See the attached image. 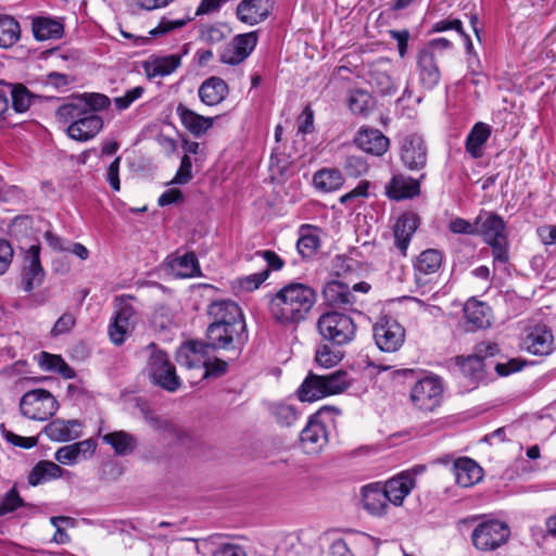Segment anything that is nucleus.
Returning a JSON list of instances; mask_svg holds the SVG:
<instances>
[{
    "mask_svg": "<svg viewBox=\"0 0 556 556\" xmlns=\"http://www.w3.org/2000/svg\"><path fill=\"white\" fill-rule=\"evenodd\" d=\"M316 300V291L311 286L293 281L269 295L268 311L281 325L299 324L306 318Z\"/></svg>",
    "mask_w": 556,
    "mask_h": 556,
    "instance_id": "1",
    "label": "nucleus"
},
{
    "mask_svg": "<svg viewBox=\"0 0 556 556\" xmlns=\"http://www.w3.org/2000/svg\"><path fill=\"white\" fill-rule=\"evenodd\" d=\"M353 379L345 370H336L328 375L309 372L298 389L301 402H314L323 397L340 394L348 390Z\"/></svg>",
    "mask_w": 556,
    "mask_h": 556,
    "instance_id": "2",
    "label": "nucleus"
},
{
    "mask_svg": "<svg viewBox=\"0 0 556 556\" xmlns=\"http://www.w3.org/2000/svg\"><path fill=\"white\" fill-rule=\"evenodd\" d=\"M453 47L446 38H435L421 48L417 55V74L420 85L428 90L433 89L441 79L438 61Z\"/></svg>",
    "mask_w": 556,
    "mask_h": 556,
    "instance_id": "3",
    "label": "nucleus"
},
{
    "mask_svg": "<svg viewBox=\"0 0 556 556\" xmlns=\"http://www.w3.org/2000/svg\"><path fill=\"white\" fill-rule=\"evenodd\" d=\"M479 235L492 249L494 263L505 264L509 260L508 240L504 219L493 212H481L476 217Z\"/></svg>",
    "mask_w": 556,
    "mask_h": 556,
    "instance_id": "4",
    "label": "nucleus"
},
{
    "mask_svg": "<svg viewBox=\"0 0 556 556\" xmlns=\"http://www.w3.org/2000/svg\"><path fill=\"white\" fill-rule=\"evenodd\" d=\"M248 341L247 325L228 324L208 325L205 346L213 350H224L231 353L230 359H236Z\"/></svg>",
    "mask_w": 556,
    "mask_h": 556,
    "instance_id": "5",
    "label": "nucleus"
},
{
    "mask_svg": "<svg viewBox=\"0 0 556 556\" xmlns=\"http://www.w3.org/2000/svg\"><path fill=\"white\" fill-rule=\"evenodd\" d=\"M147 351L149 356L146 371L151 381L168 392L177 391L181 386V381L168 355L153 343L147 348Z\"/></svg>",
    "mask_w": 556,
    "mask_h": 556,
    "instance_id": "6",
    "label": "nucleus"
},
{
    "mask_svg": "<svg viewBox=\"0 0 556 556\" xmlns=\"http://www.w3.org/2000/svg\"><path fill=\"white\" fill-rule=\"evenodd\" d=\"M317 329L324 341L334 346L350 343L356 333L353 319L338 312L324 313L317 320Z\"/></svg>",
    "mask_w": 556,
    "mask_h": 556,
    "instance_id": "7",
    "label": "nucleus"
},
{
    "mask_svg": "<svg viewBox=\"0 0 556 556\" xmlns=\"http://www.w3.org/2000/svg\"><path fill=\"white\" fill-rule=\"evenodd\" d=\"M58 409L59 402L45 389L30 390L26 392L20 401L22 415L31 420H48Z\"/></svg>",
    "mask_w": 556,
    "mask_h": 556,
    "instance_id": "8",
    "label": "nucleus"
},
{
    "mask_svg": "<svg viewBox=\"0 0 556 556\" xmlns=\"http://www.w3.org/2000/svg\"><path fill=\"white\" fill-rule=\"evenodd\" d=\"M443 397V384L439 377L425 376L413 386L409 399L415 407L432 412L440 406Z\"/></svg>",
    "mask_w": 556,
    "mask_h": 556,
    "instance_id": "9",
    "label": "nucleus"
},
{
    "mask_svg": "<svg viewBox=\"0 0 556 556\" xmlns=\"http://www.w3.org/2000/svg\"><path fill=\"white\" fill-rule=\"evenodd\" d=\"M510 535L509 527L500 520H488L479 523L472 531L471 540L480 551H493L507 542Z\"/></svg>",
    "mask_w": 556,
    "mask_h": 556,
    "instance_id": "10",
    "label": "nucleus"
},
{
    "mask_svg": "<svg viewBox=\"0 0 556 556\" xmlns=\"http://www.w3.org/2000/svg\"><path fill=\"white\" fill-rule=\"evenodd\" d=\"M372 331L377 346L383 352H395L405 341L404 327L390 316L380 317Z\"/></svg>",
    "mask_w": 556,
    "mask_h": 556,
    "instance_id": "11",
    "label": "nucleus"
},
{
    "mask_svg": "<svg viewBox=\"0 0 556 556\" xmlns=\"http://www.w3.org/2000/svg\"><path fill=\"white\" fill-rule=\"evenodd\" d=\"M443 256L435 249H428L421 252L414 263L415 282L418 288H428L437 279L441 268Z\"/></svg>",
    "mask_w": 556,
    "mask_h": 556,
    "instance_id": "12",
    "label": "nucleus"
},
{
    "mask_svg": "<svg viewBox=\"0 0 556 556\" xmlns=\"http://www.w3.org/2000/svg\"><path fill=\"white\" fill-rule=\"evenodd\" d=\"M45 278V271L40 264V247L31 245L26 251L25 264L22 271V288L26 292L39 287Z\"/></svg>",
    "mask_w": 556,
    "mask_h": 556,
    "instance_id": "13",
    "label": "nucleus"
},
{
    "mask_svg": "<svg viewBox=\"0 0 556 556\" xmlns=\"http://www.w3.org/2000/svg\"><path fill=\"white\" fill-rule=\"evenodd\" d=\"M523 346L533 355H549L555 349L552 330L545 325H535L523 339Z\"/></svg>",
    "mask_w": 556,
    "mask_h": 556,
    "instance_id": "14",
    "label": "nucleus"
},
{
    "mask_svg": "<svg viewBox=\"0 0 556 556\" xmlns=\"http://www.w3.org/2000/svg\"><path fill=\"white\" fill-rule=\"evenodd\" d=\"M207 314L212 318L210 325H245L242 309L230 300L214 301L208 305Z\"/></svg>",
    "mask_w": 556,
    "mask_h": 556,
    "instance_id": "15",
    "label": "nucleus"
},
{
    "mask_svg": "<svg viewBox=\"0 0 556 556\" xmlns=\"http://www.w3.org/2000/svg\"><path fill=\"white\" fill-rule=\"evenodd\" d=\"M401 160L410 170L422 169L427 163V148L421 137L406 136L402 143Z\"/></svg>",
    "mask_w": 556,
    "mask_h": 556,
    "instance_id": "16",
    "label": "nucleus"
},
{
    "mask_svg": "<svg viewBox=\"0 0 556 556\" xmlns=\"http://www.w3.org/2000/svg\"><path fill=\"white\" fill-rule=\"evenodd\" d=\"M325 302L332 307L351 309L357 303V296L351 291V288L339 280L327 282L323 290Z\"/></svg>",
    "mask_w": 556,
    "mask_h": 556,
    "instance_id": "17",
    "label": "nucleus"
},
{
    "mask_svg": "<svg viewBox=\"0 0 556 556\" xmlns=\"http://www.w3.org/2000/svg\"><path fill=\"white\" fill-rule=\"evenodd\" d=\"M103 127V119L92 110H86L73 125L66 127V134L76 141H87L93 138Z\"/></svg>",
    "mask_w": 556,
    "mask_h": 556,
    "instance_id": "18",
    "label": "nucleus"
},
{
    "mask_svg": "<svg viewBox=\"0 0 556 556\" xmlns=\"http://www.w3.org/2000/svg\"><path fill=\"white\" fill-rule=\"evenodd\" d=\"M301 444L307 454L318 453L328 442L326 426L312 416L300 434Z\"/></svg>",
    "mask_w": 556,
    "mask_h": 556,
    "instance_id": "19",
    "label": "nucleus"
},
{
    "mask_svg": "<svg viewBox=\"0 0 556 556\" xmlns=\"http://www.w3.org/2000/svg\"><path fill=\"white\" fill-rule=\"evenodd\" d=\"M273 9L271 0H241L237 5V17L248 25L265 21Z\"/></svg>",
    "mask_w": 556,
    "mask_h": 556,
    "instance_id": "20",
    "label": "nucleus"
},
{
    "mask_svg": "<svg viewBox=\"0 0 556 556\" xmlns=\"http://www.w3.org/2000/svg\"><path fill=\"white\" fill-rule=\"evenodd\" d=\"M464 317L467 330L485 329L492 324V309L486 303L471 298L464 305Z\"/></svg>",
    "mask_w": 556,
    "mask_h": 556,
    "instance_id": "21",
    "label": "nucleus"
},
{
    "mask_svg": "<svg viewBox=\"0 0 556 556\" xmlns=\"http://www.w3.org/2000/svg\"><path fill=\"white\" fill-rule=\"evenodd\" d=\"M256 43L257 35L255 31L237 35L224 53L223 61L231 65L241 63L251 54Z\"/></svg>",
    "mask_w": 556,
    "mask_h": 556,
    "instance_id": "22",
    "label": "nucleus"
},
{
    "mask_svg": "<svg viewBox=\"0 0 556 556\" xmlns=\"http://www.w3.org/2000/svg\"><path fill=\"white\" fill-rule=\"evenodd\" d=\"M414 486L415 478L406 471L401 472L400 475L382 483V488L386 492L388 502L394 506H401Z\"/></svg>",
    "mask_w": 556,
    "mask_h": 556,
    "instance_id": "23",
    "label": "nucleus"
},
{
    "mask_svg": "<svg viewBox=\"0 0 556 556\" xmlns=\"http://www.w3.org/2000/svg\"><path fill=\"white\" fill-rule=\"evenodd\" d=\"M96 443L91 439L76 442L74 444L64 445L56 450L54 458L63 465H74L81 459H87L93 455Z\"/></svg>",
    "mask_w": 556,
    "mask_h": 556,
    "instance_id": "24",
    "label": "nucleus"
},
{
    "mask_svg": "<svg viewBox=\"0 0 556 556\" xmlns=\"http://www.w3.org/2000/svg\"><path fill=\"white\" fill-rule=\"evenodd\" d=\"M356 146L372 155H382L389 149V139L378 129L362 127L355 138Z\"/></svg>",
    "mask_w": 556,
    "mask_h": 556,
    "instance_id": "25",
    "label": "nucleus"
},
{
    "mask_svg": "<svg viewBox=\"0 0 556 556\" xmlns=\"http://www.w3.org/2000/svg\"><path fill=\"white\" fill-rule=\"evenodd\" d=\"M381 482H374L362 488L363 507L371 515L382 516L387 513L389 502Z\"/></svg>",
    "mask_w": 556,
    "mask_h": 556,
    "instance_id": "26",
    "label": "nucleus"
},
{
    "mask_svg": "<svg viewBox=\"0 0 556 556\" xmlns=\"http://www.w3.org/2000/svg\"><path fill=\"white\" fill-rule=\"evenodd\" d=\"M81 422L77 419L64 420L54 419L49 422L43 432L46 435L56 442H67L81 435Z\"/></svg>",
    "mask_w": 556,
    "mask_h": 556,
    "instance_id": "27",
    "label": "nucleus"
},
{
    "mask_svg": "<svg viewBox=\"0 0 556 556\" xmlns=\"http://www.w3.org/2000/svg\"><path fill=\"white\" fill-rule=\"evenodd\" d=\"M418 218L415 214L400 216L394 225V244L402 255H406L410 239L418 227Z\"/></svg>",
    "mask_w": 556,
    "mask_h": 556,
    "instance_id": "28",
    "label": "nucleus"
},
{
    "mask_svg": "<svg viewBox=\"0 0 556 556\" xmlns=\"http://www.w3.org/2000/svg\"><path fill=\"white\" fill-rule=\"evenodd\" d=\"M455 481L463 488H469L482 479V468L471 458H459L454 463Z\"/></svg>",
    "mask_w": 556,
    "mask_h": 556,
    "instance_id": "29",
    "label": "nucleus"
},
{
    "mask_svg": "<svg viewBox=\"0 0 556 556\" xmlns=\"http://www.w3.org/2000/svg\"><path fill=\"white\" fill-rule=\"evenodd\" d=\"M387 195L393 200L413 198L420 192L419 181L404 175H394L386 186Z\"/></svg>",
    "mask_w": 556,
    "mask_h": 556,
    "instance_id": "30",
    "label": "nucleus"
},
{
    "mask_svg": "<svg viewBox=\"0 0 556 556\" xmlns=\"http://www.w3.org/2000/svg\"><path fill=\"white\" fill-rule=\"evenodd\" d=\"M200 100L210 106L219 104L228 94V86L219 77H210L205 79L199 88Z\"/></svg>",
    "mask_w": 556,
    "mask_h": 556,
    "instance_id": "31",
    "label": "nucleus"
},
{
    "mask_svg": "<svg viewBox=\"0 0 556 556\" xmlns=\"http://www.w3.org/2000/svg\"><path fill=\"white\" fill-rule=\"evenodd\" d=\"M176 112L179 115L182 125L197 137L203 135L214 124L213 117L200 115L181 103L178 104Z\"/></svg>",
    "mask_w": 556,
    "mask_h": 556,
    "instance_id": "32",
    "label": "nucleus"
},
{
    "mask_svg": "<svg viewBox=\"0 0 556 556\" xmlns=\"http://www.w3.org/2000/svg\"><path fill=\"white\" fill-rule=\"evenodd\" d=\"M204 344L202 342H188L184 344L177 352V362L180 366H185L189 369L203 370L205 359L203 358Z\"/></svg>",
    "mask_w": 556,
    "mask_h": 556,
    "instance_id": "33",
    "label": "nucleus"
},
{
    "mask_svg": "<svg viewBox=\"0 0 556 556\" xmlns=\"http://www.w3.org/2000/svg\"><path fill=\"white\" fill-rule=\"evenodd\" d=\"M181 64L180 54L157 56L144 65L148 77H164L174 73Z\"/></svg>",
    "mask_w": 556,
    "mask_h": 556,
    "instance_id": "34",
    "label": "nucleus"
},
{
    "mask_svg": "<svg viewBox=\"0 0 556 556\" xmlns=\"http://www.w3.org/2000/svg\"><path fill=\"white\" fill-rule=\"evenodd\" d=\"M313 184L319 191L332 192L343 186L344 178L337 168H321L314 174Z\"/></svg>",
    "mask_w": 556,
    "mask_h": 556,
    "instance_id": "35",
    "label": "nucleus"
},
{
    "mask_svg": "<svg viewBox=\"0 0 556 556\" xmlns=\"http://www.w3.org/2000/svg\"><path fill=\"white\" fill-rule=\"evenodd\" d=\"M102 441L112 446L114 452L117 455L125 456L136 448L137 440L136 438L123 430L113 431L104 434L102 437Z\"/></svg>",
    "mask_w": 556,
    "mask_h": 556,
    "instance_id": "36",
    "label": "nucleus"
},
{
    "mask_svg": "<svg viewBox=\"0 0 556 556\" xmlns=\"http://www.w3.org/2000/svg\"><path fill=\"white\" fill-rule=\"evenodd\" d=\"M267 409L276 422L282 427L292 426L299 418V412L293 404L276 401L267 404Z\"/></svg>",
    "mask_w": 556,
    "mask_h": 556,
    "instance_id": "37",
    "label": "nucleus"
},
{
    "mask_svg": "<svg viewBox=\"0 0 556 556\" xmlns=\"http://www.w3.org/2000/svg\"><path fill=\"white\" fill-rule=\"evenodd\" d=\"M63 25L50 17H37L33 21V34L39 41L60 38L63 35Z\"/></svg>",
    "mask_w": 556,
    "mask_h": 556,
    "instance_id": "38",
    "label": "nucleus"
},
{
    "mask_svg": "<svg viewBox=\"0 0 556 556\" xmlns=\"http://www.w3.org/2000/svg\"><path fill=\"white\" fill-rule=\"evenodd\" d=\"M491 135L490 126L484 123H477L471 128L466 139V151L475 159L482 155V146Z\"/></svg>",
    "mask_w": 556,
    "mask_h": 556,
    "instance_id": "39",
    "label": "nucleus"
},
{
    "mask_svg": "<svg viewBox=\"0 0 556 556\" xmlns=\"http://www.w3.org/2000/svg\"><path fill=\"white\" fill-rule=\"evenodd\" d=\"M62 473L63 469L58 464L50 460H40L29 472L28 483L35 486L45 481L60 478Z\"/></svg>",
    "mask_w": 556,
    "mask_h": 556,
    "instance_id": "40",
    "label": "nucleus"
},
{
    "mask_svg": "<svg viewBox=\"0 0 556 556\" xmlns=\"http://www.w3.org/2000/svg\"><path fill=\"white\" fill-rule=\"evenodd\" d=\"M21 38L20 23L11 15L0 14V48L9 49Z\"/></svg>",
    "mask_w": 556,
    "mask_h": 556,
    "instance_id": "41",
    "label": "nucleus"
},
{
    "mask_svg": "<svg viewBox=\"0 0 556 556\" xmlns=\"http://www.w3.org/2000/svg\"><path fill=\"white\" fill-rule=\"evenodd\" d=\"M39 365L43 370L59 372L65 379L75 377V370L60 355L41 352Z\"/></svg>",
    "mask_w": 556,
    "mask_h": 556,
    "instance_id": "42",
    "label": "nucleus"
},
{
    "mask_svg": "<svg viewBox=\"0 0 556 556\" xmlns=\"http://www.w3.org/2000/svg\"><path fill=\"white\" fill-rule=\"evenodd\" d=\"M88 105L85 103L83 99H76L72 102L65 103L55 112V117L59 123L64 125H73L80 116L86 114V110Z\"/></svg>",
    "mask_w": 556,
    "mask_h": 556,
    "instance_id": "43",
    "label": "nucleus"
},
{
    "mask_svg": "<svg viewBox=\"0 0 556 556\" xmlns=\"http://www.w3.org/2000/svg\"><path fill=\"white\" fill-rule=\"evenodd\" d=\"M339 348L330 346L327 343L319 344L315 353V362L324 368L336 366L343 358V353Z\"/></svg>",
    "mask_w": 556,
    "mask_h": 556,
    "instance_id": "44",
    "label": "nucleus"
},
{
    "mask_svg": "<svg viewBox=\"0 0 556 556\" xmlns=\"http://www.w3.org/2000/svg\"><path fill=\"white\" fill-rule=\"evenodd\" d=\"M11 90L12 92L9 94V97H11L13 110L16 113L26 112L31 104L33 94L25 86L21 84H11Z\"/></svg>",
    "mask_w": 556,
    "mask_h": 556,
    "instance_id": "45",
    "label": "nucleus"
},
{
    "mask_svg": "<svg viewBox=\"0 0 556 556\" xmlns=\"http://www.w3.org/2000/svg\"><path fill=\"white\" fill-rule=\"evenodd\" d=\"M369 84L381 94H391L396 90L392 77L383 71L375 70L370 73Z\"/></svg>",
    "mask_w": 556,
    "mask_h": 556,
    "instance_id": "46",
    "label": "nucleus"
},
{
    "mask_svg": "<svg viewBox=\"0 0 556 556\" xmlns=\"http://www.w3.org/2000/svg\"><path fill=\"white\" fill-rule=\"evenodd\" d=\"M173 267L180 277H193L200 271L198 258L193 252L177 257Z\"/></svg>",
    "mask_w": 556,
    "mask_h": 556,
    "instance_id": "47",
    "label": "nucleus"
},
{
    "mask_svg": "<svg viewBox=\"0 0 556 556\" xmlns=\"http://www.w3.org/2000/svg\"><path fill=\"white\" fill-rule=\"evenodd\" d=\"M191 20L192 18L189 15H185L179 18H169L164 16L160 20L157 26L150 30V35L156 37L169 34L175 29L184 27Z\"/></svg>",
    "mask_w": 556,
    "mask_h": 556,
    "instance_id": "48",
    "label": "nucleus"
},
{
    "mask_svg": "<svg viewBox=\"0 0 556 556\" xmlns=\"http://www.w3.org/2000/svg\"><path fill=\"white\" fill-rule=\"evenodd\" d=\"M457 364L462 372L470 379L480 377L483 370V363L473 354L467 357H457Z\"/></svg>",
    "mask_w": 556,
    "mask_h": 556,
    "instance_id": "49",
    "label": "nucleus"
},
{
    "mask_svg": "<svg viewBox=\"0 0 556 556\" xmlns=\"http://www.w3.org/2000/svg\"><path fill=\"white\" fill-rule=\"evenodd\" d=\"M343 168L350 177H361L368 170V165L365 159L361 155H349L344 161Z\"/></svg>",
    "mask_w": 556,
    "mask_h": 556,
    "instance_id": "50",
    "label": "nucleus"
},
{
    "mask_svg": "<svg viewBox=\"0 0 556 556\" xmlns=\"http://www.w3.org/2000/svg\"><path fill=\"white\" fill-rule=\"evenodd\" d=\"M269 277V269H263L260 273L251 274L244 277L238 278L237 282L241 290L243 291H254L260 288V286L267 280Z\"/></svg>",
    "mask_w": 556,
    "mask_h": 556,
    "instance_id": "51",
    "label": "nucleus"
},
{
    "mask_svg": "<svg viewBox=\"0 0 556 556\" xmlns=\"http://www.w3.org/2000/svg\"><path fill=\"white\" fill-rule=\"evenodd\" d=\"M448 29H455L457 33H459L465 38L467 51L470 52L472 49V42H471L469 36L464 33L463 24L458 18L442 20V21L437 22L432 26V31H435V33L445 31Z\"/></svg>",
    "mask_w": 556,
    "mask_h": 556,
    "instance_id": "52",
    "label": "nucleus"
},
{
    "mask_svg": "<svg viewBox=\"0 0 556 556\" xmlns=\"http://www.w3.org/2000/svg\"><path fill=\"white\" fill-rule=\"evenodd\" d=\"M132 329L134 326L129 323H119V319L114 317V321L109 327L110 339L114 344L121 345L124 343L126 334Z\"/></svg>",
    "mask_w": 556,
    "mask_h": 556,
    "instance_id": "53",
    "label": "nucleus"
},
{
    "mask_svg": "<svg viewBox=\"0 0 556 556\" xmlns=\"http://www.w3.org/2000/svg\"><path fill=\"white\" fill-rule=\"evenodd\" d=\"M319 247V238L315 235H302L298 240L296 248L303 257H311Z\"/></svg>",
    "mask_w": 556,
    "mask_h": 556,
    "instance_id": "54",
    "label": "nucleus"
},
{
    "mask_svg": "<svg viewBox=\"0 0 556 556\" xmlns=\"http://www.w3.org/2000/svg\"><path fill=\"white\" fill-rule=\"evenodd\" d=\"M369 96L364 91H355L349 98V108L354 114L364 115L368 112Z\"/></svg>",
    "mask_w": 556,
    "mask_h": 556,
    "instance_id": "55",
    "label": "nucleus"
},
{
    "mask_svg": "<svg viewBox=\"0 0 556 556\" xmlns=\"http://www.w3.org/2000/svg\"><path fill=\"white\" fill-rule=\"evenodd\" d=\"M23 505V500L20 497L15 488H12L0 501V517L14 511L17 507Z\"/></svg>",
    "mask_w": 556,
    "mask_h": 556,
    "instance_id": "56",
    "label": "nucleus"
},
{
    "mask_svg": "<svg viewBox=\"0 0 556 556\" xmlns=\"http://www.w3.org/2000/svg\"><path fill=\"white\" fill-rule=\"evenodd\" d=\"M1 431L8 442L11 444L23 447V448H31L37 445L38 440L35 437H21L15 434L14 432L7 430L4 425H1Z\"/></svg>",
    "mask_w": 556,
    "mask_h": 556,
    "instance_id": "57",
    "label": "nucleus"
},
{
    "mask_svg": "<svg viewBox=\"0 0 556 556\" xmlns=\"http://www.w3.org/2000/svg\"><path fill=\"white\" fill-rule=\"evenodd\" d=\"M144 89L141 86H137L132 89H129L125 92V94L121 97H116L114 99V103L117 110H126L128 109L131 103H134L137 99H139Z\"/></svg>",
    "mask_w": 556,
    "mask_h": 556,
    "instance_id": "58",
    "label": "nucleus"
},
{
    "mask_svg": "<svg viewBox=\"0 0 556 556\" xmlns=\"http://www.w3.org/2000/svg\"><path fill=\"white\" fill-rule=\"evenodd\" d=\"M448 229L456 235H476L478 231L476 222L470 223L462 217L452 219L448 224Z\"/></svg>",
    "mask_w": 556,
    "mask_h": 556,
    "instance_id": "59",
    "label": "nucleus"
},
{
    "mask_svg": "<svg viewBox=\"0 0 556 556\" xmlns=\"http://www.w3.org/2000/svg\"><path fill=\"white\" fill-rule=\"evenodd\" d=\"M192 162L189 155L185 154L181 157L180 166L173 179V184L185 185L188 184L192 179Z\"/></svg>",
    "mask_w": 556,
    "mask_h": 556,
    "instance_id": "60",
    "label": "nucleus"
},
{
    "mask_svg": "<svg viewBox=\"0 0 556 556\" xmlns=\"http://www.w3.org/2000/svg\"><path fill=\"white\" fill-rule=\"evenodd\" d=\"M526 365L521 358H511L505 363H497L494 367L496 374L501 377H507L514 372L520 371Z\"/></svg>",
    "mask_w": 556,
    "mask_h": 556,
    "instance_id": "61",
    "label": "nucleus"
},
{
    "mask_svg": "<svg viewBox=\"0 0 556 556\" xmlns=\"http://www.w3.org/2000/svg\"><path fill=\"white\" fill-rule=\"evenodd\" d=\"M115 318L119 319V323H129L135 327L136 324V311L134 306L123 298L121 299V302L118 304L117 312L115 314Z\"/></svg>",
    "mask_w": 556,
    "mask_h": 556,
    "instance_id": "62",
    "label": "nucleus"
},
{
    "mask_svg": "<svg viewBox=\"0 0 556 556\" xmlns=\"http://www.w3.org/2000/svg\"><path fill=\"white\" fill-rule=\"evenodd\" d=\"M228 363L226 361L216 358L212 362L205 361V365L202 370V378L218 377L227 371Z\"/></svg>",
    "mask_w": 556,
    "mask_h": 556,
    "instance_id": "63",
    "label": "nucleus"
},
{
    "mask_svg": "<svg viewBox=\"0 0 556 556\" xmlns=\"http://www.w3.org/2000/svg\"><path fill=\"white\" fill-rule=\"evenodd\" d=\"M213 556H248V554L239 544L223 543L214 551Z\"/></svg>",
    "mask_w": 556,
    "mask_h": 556,
    "instance_id": "64",
    "label": "nucleus"
}]
</instances>
